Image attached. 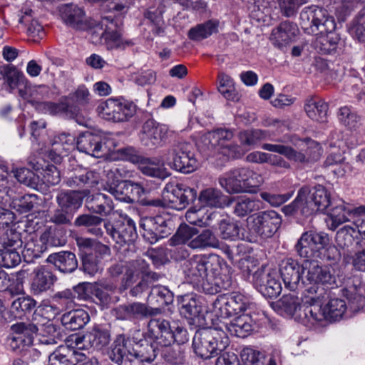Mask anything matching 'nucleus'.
I'll use <instances>...</instances> for the list:
<instances>
[{
    "label": "nucleus",
    "instance_id": "nucleus-1",
    "mask_svg": "<svg viewBox=\"0 0 365 365\" xmlns=\"http://www.w3.org/2000/svg\"><path fill=\"white\" fill-rule=\"evenodd\" d=\"M63 22L74 29L85 30L89 29L93 35L104 38L109 48H124L132 44L131 41H123L118 31L120 23L111 16H104L98 22L92 20L87 22L84 11L73 5H64L60 9Z\"/></svg>",
    "mask_w": 365,
    "mask_h": 365
},
{
    "label": "nucleus",
    "instance_id": "nucleus-2",
    "mask_svg": "<svg viewBox=\"0 0 365 365\" xmlns=\"http://www.w3.org/2000/svg\"><path fill=\"white\" fill-rule=\"evenodd\" d=\"M300 25L305 33L317 36L313 44L319 53L336 51L341 38L335 32L334 19L326 10L317 6L304 8L300 13Z\"/></svg>",
    "mask_w": 365,
    "mask_h": 365
},
{
    "label": "nucleus",
    "instance_id": "nucleus-3",
    "mask_svg": "<svg viewBox=\"0 0 365 365\" xmlns=\"http://www.w3.org/2000/svg\"><path fill=\"white\" fill-rule=\"evenodd\" d=\"M331 205L330 194L323 185L301 187L295 200L282 208L286 215L299 214L308 217L317 211L324 212Z\"/></svg>",
    "mask_w": 365,
    "mask_h": 365
},
{
    "label": "nucleus",
    "instance_id": "nucleus-4",
    "mask_svg": "<svg viewBox=\"0 0 365 365\" xmlns=\"http://www.w3.org/2000/svg\"><path fill=\"white\" fill-rule=\"evenodd\" d=\"M329 237L327 233L307 231L304 232L295 245L297 255L306 259H327L334 264L338 255L335 247H329Z\"/></svg>",
    "mask_w": 365,
    "mask_h": 365
},
{
    "label": "nucleus",
    "instance_id": "nucleus-5",
    "mask_svg": "<svg viewBox=\"0 0 365 365\" xmlns=\"http://www.w3.org/2000/svg\"><path fill=\"white\" fill-rule=\"evenodd\" d=\"M229 344V337L222 327H207L197 330L192 339L195 353L205 359L217 356Z\"/></svg>",
    "mask_w": 365,
    "mask_h": 365
},
{
    "label": "nucleus",
    "instance_id": "nucleus-6",
    "mask_svg": "<svg viewBox=\"0 0 365 365\" xmlns=\"http://www.w3.org/2000/svg\"><path fill=\"white\" fill-rule=\"evenodd\" d=\"M219 184L230 194L251 192L264 182L262 176L248 168H236L221 175Z\"/></svg>",
    "mask_w": 365,
    "mask_h": 365
},
{
    "label": "nucleus",
    "instance_id": "nucleus-7",
    "mask_svg": "<svg viewBox=\"0 0 365 365\" xmlns=\"http://www.w3.org/2000/svg\"><path fill=\"white\" fill-rule=\"evenodd\" d=\"M147 336L160 346L171 345L176 342L180 346L188 341L187 330L180 326H171L164 318H153L148 323Z\"/></svg>",
    "mask_w": 365,
    "mask_h": 365
},
{
    "label": "nucleus",
    "instance_id": "nucleus-8",
    "mask_svg": "<svg viewBox=\"0 0 365 365\" xmlns=\"http://www.w3.org/2000/svg\"><path fill=\"white\" fill-rule=\"evenodd\" d=\"M285 287L290 290L302 291L305 295L317 292V289L336 285V277L342 275H282Z\"/></svg>",
    "mask_w": 365,
    "mask_h": 365
},
{
    "label": "nucleus",
    "instance_id": "nucleus-9",
    "mask_svg": "<svg viewBox=\"0 0 365 365\" xmlns=\"http://www.w3.org/2000/svg\"><path fill=\"white\" fill-rule=\"evenodd\" d=\"M233 136L232 131L229 129L217 128L205 133L202 139L209 148L215 150L228 158L236 159L240 158L243 153L238 145L228 143Z\"/></svg>",
    "mask_w": 365,
    "mask_h": 365
},
{
    "label": "nucleus",
    "instance_id": "nucleus-10",
    "mask_svg": "<svg viewBox=\"0 0 365 365\" xmlns=\"http://www.w3.org/2000/svg\"><path fill=\"white\" fill-rule=\"evenodd\" d=\"M281 223V216L272 210L257 212L247 219L249 230L263 239L272 237Z\"/></svg>",
    "mask_w": 365,
    "mask_h": 365
},
{
    "label": "nucleus",
    "instance_id": "nucleus-11",
    "mask_svg": "<svg viewBox=\"0 0 365 365\" xmlns=\"http://www.w3.org/2000/svg\"><path fill=\"white\" fill-rule=\"evenodd\" d=\"M100 115L105 120L115 123L128 121L136 112L133 103L108 98L98 106Z\"/></svg>",
    "mask_w": 365,
    "mask_h": 365
},
{
    "label": "nucleus",
    "instance_id": "nucleus-12",
    "mask_svg": "<svg viewBox=\"0 0 365 365\" xmlns=\"http://www.w3.org/2000/svg\"><path fill=\"white\" fill-rule=\"evenodd\" d=\"M104 227L107 234L120 247L133 242L137 237L135 223L127 215L113 223L104 222Z\"/></svg>",
    "mask_w": 365,
    "mask_h": 365
},
{
    "label": "nucleus",
    "instance_id": "nucleus-13",
    "mask_svg": "<svg viewBox=\"0 0 365 365\" xmlns=\"http://www.w3.org/2000/svg\"><path fill=\"white\" fill-rule=\"evenodd\" d=\"M185 265L192 274H215L216 272H231V267L226 264L217 255L196 256L187 261Z\"/></svg>",
    "mask_w": 365,
    "mask_h": 365
},
{
    "label": "nucleus",
    "instance_id": "nucleus-14",
    "mask_svg": "<svg viewBox=\"0 0 365 365\" xmlns=\"http://www.w3.org/2000/svg\"><path fill=\"white\" fill-rule=\"evenodd\" d=\"M170 224V220H166L162 215H157L143 217L140 227L143 230V238L149 243L154 244L159 239L170 234L171 229L169 227Z\"/></svg>",
    "mask_w": 365,
    "mask_h": 365
},
{
    "label": "nucleus",
    "instance_id": "nucleus-15",
    "mask_svg": "<svg viewBox=\"0 0 365 365\" xmlns=\"http://www.w3.org/2000/svg\"><path fill=\"white\" fill-rule=\"evenodd\" d=\"M173 157L174 169L183 173H190L197 167V162L192 152V147L187 143L175 144L169 150Z\"/></svg>",
    "mask_w": 365,
    "mask_h": 365
},
{
    "label": "nucleus",
    "instance_id": "nucleus-16",
    "mask_svg": "<svg viewBox=\"0 0 365 365\" xmlns=\"http://www.w3.org/2000/svg\"><path fill=\"white\" fill-rule=\"evenodd\" d=\"M163 197L177 210L185 208L197 197V191L182 183H168L163 190Z\"/></svg>",
    "mask_w": 365,
    "mask_h": 365
},
{
    "label": "nucleus",
    "instance_id": "nucleus-17",
    "mask_svg": "<svg viewBox=\"0 0 365 365\" xmlns=\"http://www.w3.org/2000/svg\"><path fill=\"white\" fill-rule=\"evenodd\" d=\"M326 287L323 286L317 289V292L313 294H307L303 299L304 305L298 314L300 319H306L312 324L324 319V313L321 309V301L326 293Z\"/></svg>",
    "mask_w": 365,
    "mask_h": 365
},
{
    "label": "nucleus",
    "instance_id": "nucleus-18",
    "mask_svg": "<svg viewBox=\"0 0 365 365\" xmlns=\"http://www.w3.org/2000/svg\"><path fill=\"white\" fill-rule=\"evenodd\" d=\"M222 318H227L242 312L247 309V299L240 292L222 294L217 297L214 303Z\"/></svg>",
    "mask_w": 365,
    "mask_h": 365
},
{
    "label": "nucleus",
    "instance_id": "nucleus-19",
    "mask_svg": "<svg viewBox=\"0 0 365 365\" xmlns=\"http://www.w3.org/2000/svg\"><path fill=\"white\" fill-rule=\"evenodd\" d=\"M110 333L108 329L102 326H95L82 337L76 339V345L80 349L101 350L109 344Z\"/></svg>",
    "mask_w": 365,
    "mask_h": 365
},
{
    "label": "nucleus",
    "instance_id": "nucleus-20",
    "mask_svg": "<svg viewBox=\"0 0 365 365\" xmlns=\"http://www.w3.org/2000/svg\"><path fill=\"white\" fill-rule=\"evenodd\" d=\"M117 319L120 320L143 319L160 314L158 308H153L140 302L120 305L113 310Z\"/></svg>",
    "mask_w": 365,
    "mask_h": 365
},
{
    "label": "nucleus",
    "instance_id": "nucleus-21",
    "mask_svg": "<svg viewBox=\"0 0 365 365\" xmlns=\"http://www.w3.org/2000/svg\"><path fill=\"white\" fill-rule=\"evenodd\" d=\"M76 144L79 151L95 158H101L109 150L106 145V139L91 132L81 134Z\"/></svg>",
    "mask_w": 365,
    "mask_h": 365
},
{
    "label": "nucleus",
    "instance_id": "nucleus-22",
    "mask_svg": "<svg viewBox=\"0 0 365 365\" xmlns=\"http://www.w3.org/2000/svg\"><path fill=\"white\" fill-rule=\"evenodd\" d=\"M244 275L245 281L252 283L254 287L263 296L277 297L282 292L280 278L282 275Z\"/></svg>",
    "mask_w": 365,
    "mask_h": 365
},
{
    "label": "nucleus",
    "instance_id": "nucleus-23",
    "mask_svg": "<svg viewBox=\"0 0 365 365\" xmlns=\"http://www.w3.org/2000/svg\"><path fill=\"white\" fill-rule=\"evenodd\" d=\"M109 192L118 201L133 204L145 193V190L139 182L123 180L114 187H110Z\"/></svg>",
    "mask_w": 365,
    "mask_h": 365
},
{
    "label": "nucleus",
    "instance_id": "nucleus-24",
    "mask_svg": "<svg viewBox=\"0 0 365 365\" xmlns=\"http://www.w3.org/2000/svg\"><path fill=\"white\" fill-rule=\"evenodd\" d=\"M168 128L159 124L154 120H148L142 126L140 132L141 143L147 147L160 145L168 136Z\"/></svg>",
    "mask_w": 365,
    "mask_h": 365
},
{
    "label": "nucleus",
    "instance_id": "nucleus-25",
    "mask_svg": "<svg viewBox=\"0 0 365 365\" xmlns=\"http://www.w3.org/2000/svg\"><path fill=\"white\" fill-rule=\"evenodd\" d=\"M85 207L91 213L107 217L114 213L115 205L110 196L102 192L91 193L88 190Z\"/></svg>",
    "mask_w": 365,
    "mask_h": 365
},
{
    "label": "nucleus",
    "instance_id": "nucleus-26",
    "mask_svg": "<svg viewBox=\"0 0 365 365\" xmlns=\"http://www.w3.org/2000/svg\"><path fill=\"white\" fill-rule=\"evenodd\" d=\"M130 341L123 335L117 336L110 353V359L118 365H135Z\"/></svg>",
    "mask_w": 365,
    "mask_h": 365
},
{
    "label": "nucleus",
    "instance_id": "nucleus-27",
    "mask_svg": "<svg viewBox=\"0 0 365 365\" xmlns=\"http://www.w3.org/2000/svg\"><path fill=\"white\" fill-rule=\"evenodd\" d=\"M30 101L37 110L51 115H62L68 118H75L77 112L76 107L68 103L62 102L61 99L58 103L39 101L36 98L34 101Z\"/></svg>",
    "mask_w": 365,
    "mask_h": 365
},
{
    "label": "nucleus",
    "instance_id": "nucleus-28",
    "mask_svg": "<svg viewBox=\"0 0 365 365\" xmlns=\"http://www.w3.org/2000/svg\"><path fill=\"white\" fill-rule=\"evenodd\" d=\"M88 190H60L56 197L58 206L67 210L72 213L75 212L82 205Z\"/></svg>",
    "mask_w": 365,
    "mask_h": 365
},
{
    "label": "nucleus",
    "instance_id": "nucleus-29",
    "mask_svg": "<svg viewBox=\"0 0 365 365\" xmlns=\"http://www.w3.org/2000/svg\"><path fill=\"white\" fill-rule=\"evenodd\" d=\"M43 320L46 322L41 324L38 323L36 340L42 348H54L62 340L60 329L46 319H43Z\"/></svg>",
    "mask_w": 365,
    "mask_h": 365
},
{
    "label": "nucleus",
    "instance_id": "nucleus-30",
    "mask_svg": "<svg viewBox=\"0 0 365 365\" xmlns=\"http://www.w3.org/2000/svg\"><path fill=\"white\" fill-rule=\"evenodd\" d=\"M178 303L180 314L187 319H195L202 312L201 298L195 294L178 296Z\"/></svg>",
    "mask_w": 365,
    "mask_h": 365
},
{
    "label": "nucleus",
    "instance_id": "nucleus-31",
    "mask_svg": "<svg viewBox=\"0 0 365 365\" xmlns=\"http://www.w3.org/2000/svg\"><path fill=\"white\" fill-rule=\"evenodd\" d=\"M297 31L295 24L288 21L282 22L277 27L272 29L270 40L274 46L282 48L293 40Z\"/></svg>",
    "mask_w": 365,
    "mask_h": 365
},
{
    "label": "nucleus",
    "instance_id": "nucleus-32",
    "mask_svg": "<svg viewBox=\"0 0 365 365\" xmlns=\"http://www.w3.org/2000/svg\"><path fill=\"white\" fill-rule=\"evenodd\" d=\"M146 337L150 341V343L146 339L140 340L132 347L135 365H138L139 362H151L155 359L157 354L160 353V345L156 344L147 335Z\"/></svg>",
    "mask_w": 365,
    "mask_h": 365
},
{
    "label": "nucleus",
    "instance_id": "nucleus-33",
    "mask_svg": "<svg viewBox=\"0 0 365 365\" xmlns=\"http://www.w3.org/2000/svg\"><path fill=\"white\" fill-rule=\"evenodd\" d=\"M273 309L284 317H298L301 312V299L294 294H284L279 300L272 302Z\"/></svg>",
    "mask_w": 365,
    "mask_h": 365
},
{
    "label": "nucleus",
    "instance_id": "nucleus-34",
    "mask_svg": "<svg viewBox=\"0 0 365 365\" xmlns=\"http://www.w3.org/2000/svg\"><path fill=\"white\" fill-rule=\"evenodd\" d=\"M199 201L204 207L223 208L229 206L233 200L224 195L220 190L209 187L200 192Z\"/></svg>",
    "mask_w": 365,
    "mask_h": 365
},
{
    "label": "nucleus",
    "instance_id": "nucleus-35",
    "mask_svg": "<svg viewBox=\"0 0 365 365\" xmlns=\"http://www.w3.org/2000/svg\"><path fill=\"white\" fill-rule=\"evenodd\" d=\"M46 261L61 272H73L78 267V261L74 253L61 251L51 254Z\"/></svg>",
    "mask_w": 365,
    "mask_h": 365
},
{
    "label": "nucleus",
    "instance_id": "nucleus-36",
    "mask_svg": "<svg viewBox=\"0 0 365 365\" xmlns=\"http://www.w3.org/2000/svg\"><path fill=\"white\" fill-rule=\"evenodd\" d=\"M110 274H156L149 269V263L144 259L132 262H120L110 268Z\"/></svg>",
    "mask_w": 365,
    "mask_h": 365
},
{
    "label": "nucleus",
    "instance_id": "nucleus-37",
    "mask_svg": "<svg viewBox=\"0 0 365 365\" xmlns=\"http://www.w3.org/2000/svg\"><path fill=\"white\" fill-rule=\"evenodd\" d=\"M90 321L88 313L81 309H73L61 317L62 325L67 329L75 331L84 327Z\"/></svg>",
    "mask_w": 365,
    "mask_h": 365
},
{
    "label": "nucleus",
    "instance_id": "nucleus-38",
    "mask_svg": "<svg viewBox=\"0 0 365 365\" xmlns=\"http://www.w3.org/2000/svg\"><path fill=\"white\" fill-rule=\"evenodd\" d=\"M38 317H40V315L34 312L32 323L19 322L11 327L13 334L17 336H22L21 337L26 346H30L33 344L34 334L36 335L38 331V322H36Z\"/></svg>",
    "mask_w": 365,
    "mask_h": 365
},
{
    "label": "nucleus",
    "instance_id": "nucleus-39",
    "mask_svg": "<svg viewBox=\"0 0 365 365\" xmlns=\"http://www.w3.org/2000/svg\"><path fill=\"white\" fill-rule=\"evenodd\" d=\"M40 242L45 251L48 247H62L66 243L65 232L56 227H49L41 235Z\"/></svg>",
    "mask_w": 365,
    "mask_h": 365
},
{
    "label": "nucleus",
    "instance_id": "nucleus-40",
    "mask_svg": "<svg viewBox=\"0 0 365 365\" xmlns=\"http://www.w3.org/2000/svg\"><path fill=\"white\" fill-rule=\"evenodd\" d=\"M328 104L323 100L310 98L307 101L304 105V110L312 120L324 123L327 120Z\"/></svg>",
    "mask_w": 365,
    "mask_h": 365
},
{
    "label": "nucleus",
    "instance_id": "nucleus-41",
    "mask_svg": "<svg viewBox=\"0 0 365 365\" xmlns=\"http://www.w3.org/2000/svg\"><path fill=\"white\" fill-rule=\"evenodd\" d=\"M326 211L331 220V230H335L339 225L348 221V216L351 213L356 214L354 209L346 207L344 202L341 200L331 202V205Z\"/></svg>",
    "mask_w": 365,
    "mask_h": 365
},
{
    "label": "nucleus",
    "instance_id": "nucleus-42",
    "mask_svg": "<svg viewBox=\"0 0 365 365\" xmlns=\"http://www.w3.org/2000/svg\"><path fill=\"white\" fill-rule=\"evenodd\" d=\"M139 170L145 175L165 179L169 175L168 172L160 164V161L157 158H148L143 157L138 164Z\"/></svg>",
    "mask_w": 365,
    "mask_h": 365
},
{
    "label": "nucleus",
    "instance_id": "nucleus-43",
    "mask_svg": "<svg viewBox=\"0 0 365 365\" xmlns=\"http://www.w3.org/2000/svg\"><path fill=\"white\" fill-rule=\"evenodd\" d=\"M188 247L193 250L218 248L220 241L212 231L205 229L188 242Z\"/></svg>",
    "mask_w": 365,
    "mask_h": 365
},
{
    "label": "nucleus",
    "instance_id": "nucleus-44",
    "mask_svg": "<svg viewBox=\"0 0 365 365\" xmlns=\"http://www.w3.org/2000/svg\"><path fill=\"white\" fill-rule=\"evenodd\" d=\"M173 299V293L163 286L153 287L148 297V302L152 304L156 305L158 307L157 308L160 309V312L161 311V308L172 304Z\"/></svg>",
    "mask_w": 365,
    "mask_h": 365
},
{
    "label": "nucleus",
    "instance_id": "nucleus-45",
    "mask_svg": "<svg viewBox=\"0 0 365 365\" xmlns=\"http://www.w3.org/2000/svg\"><path fill=\"white\" fill-rule=\"evenodd\" d=\"M94 213L82 214L78 215L75 221L76 227H86L88 228V232L97 237L103 236V232L98 226L104 222V220Z\"/></svg>",
    "mask_w": 365,
    "mask_h": 365
},
{
    "label": "nucleus",
    "instance_id": "nucleus-46",
    "mask_svg": "<svg viewBox=\"0 0 365 365\" xmlns=\"http://www.w3.org/2000/svg\"><path fill=\"white\" fill-rule=\"evenodd\" d=\"M219 21L211 19L190 29L188 37L193 41H201L218 31Z\"/></svg>",
    "mask_w": 365,
    "mask_h": 365
},
{
    "label": "nucleus",
    "instance_id": "nucleus-47",
    "mask_svg": "<svg viewBox=\"0 0 365 365\" xmlns=\"http://www.w3.org/2000/svg\"><path fill=\"white\" fill-rule=\"evenodd\" d=\"M250 321L248 316L241 315L235 318L230 324L225 325V328L231 335L245 338L252 331Z\"/></svg>",
    "mask_w": 365,
    "mask_h": 365
},
{
    "label": "nucleus",
    "instance_id": "nucleus-48",
    "mask_svg": "<svg viewBox=\"0 0 365 365\" xmlns=\"http://www.w3.org/2000/svg\"><path fill=\"white\" fill-rule=\"evenodd\" d=\"M160 346V354L165 361L171 365H182L185 361V351L179 345Z\"/></svg>",
    "mask_w": 365,
    "mask_h": 365
},
{
    "label": "nucleus",
    "instance_id": "nucleus-49",
    "mask_svg": "<svg viewBox=\"0 0 365 365\" xmlns=\"http://www.w3.org/2000/svg\"><path fill=\"white\" fill-rule=\"evenodd\" d=\"M347 305L341 299H331L328 304L323 308L324 319L328 320L336 321L343 317Z\"/></svg>",
    "mask_w": 365,
    "mask_h": 365
},
{
    "label": "nucleus",
    "instance_id": "nucleus-50",
    "mask_svg": "<svg viewBox=\"0 0 365 365\" xmlns=\"http://www.w3.org/2000/svg\"><path fill=\"white\" fill-rule=\"evenodd\" d=\"M335 279L336 285L333 287H326V290L344 285V287L342 289L343 295L346 296L359 291L361 286V280L359 275H343L341 277H336Z\"/></svg>",
    "mask_w": 365,
    "mask_h": 365
},
{
    "label": "nucleus",
    "instance_id": "nucleus-51",
    "mask_svg": "<svg viewBox=\"0 0 365 365\" xmlns=\"http://www.w3.org/2000/svg\"><path fill=\"white\" fill-rule=\"evenodd\" d=\"M24 78V74L12 65L0 66V80L6 83L11 89L16 88Z\"/></svg>",
    "mask_w": 365,
    "mask_h": 365
},
{
    "label": "nucleus",
    "instance_id": "nucleus-52",
    "mask_svg": "<svg viewBox=\"0 0 365 365\" xmlns=\"http://www.w3.org/2000/svg\"><path fill=\"white\" fill-rule=\"evenodd\" d=\"M81 262L80 269L85 273L96 274L103 272V264L101 257L93 253L81 254Z\"/></svg>",
    "mask_w": 365,
    "mask_h": 365
},
{
    "label": "nucleus",
    "instance_id": "nucleus-53",
    "mask_svg": "<svg viewBox=\"0 0 365 365\" xmlns=\"http://www.w3.org/2000/svg\"><path fill=\"white\" fill-rule=\"evenodd\" d=\"M61 100L62 102L68 103L76 108L77 112L75 115L76 118L80 113L79 106L86 105L89 101V91L85 86H80L74 93L62 97Z\"/></svg>",
    "mask_w": 365,
    "mask_h": 365
},
{
    "label": "nucleus",
    "instance_id": "nucleus-54",
    "mask_svg": "<svg viewBox=\"0 0 365 365\" xmlns=\"http://www.w3.org/2000/svg\"><path fill=\"white\" fill-rule=\"evenodd\" d=\"M37 204V195L27 194L13 198L10 206L20 213H26L31 211Z\"/></svg>",
    "mask_w": 365,
    "mask_h": 365
},
{
    "label": "nucleus",
    "instance_id": "nucleus-55",
    "mask_svg": "<svg viewBox=\"0 0 365 365\" xmlns=\"http://www.w3.org/2000/svg\"><path fill=\"white\" fill-rule=\"evenodd\" d=\"M32 12L31 9L26 10L24 12V14L20 18L19 23L28 26V35L34 38H37L38 39H40L45 35L44 30L43 26L37 20L31 19Z\"/></svg>",
    "mask_w": 365,
    "mask_h": 365
},
{
    "label": "nucleus",
    "instance_id": "nucleus-56",
    "mask_svg": "<svg viewBox=\"0 0 365 365\" xmlns=\"http://www.w3.org/2000/svg\"><path fill=\"white\" fill-rule=\"evenodd\" d=\"M14 176L19 182L37 190H43L42 185H39L38 177L29 169L18 168L14 172Z\"/></svg>",
    "mask_w": 365,
    "mask_h": 365
},
{
    "label": "nucleus",
    "instance_id": "nucleus-57",
    "mask_svg": "<svg viewBox=\"0 0 365 365\" xmlns=\"http://www.w3.org/2000/svg\"><path fill=\"white\" fill-rule=\"evenodd\" d=\"M260 203L259 200L248 197L240 198L235 205L234 213L240 217H245L250 213L259 210Z\"/></svg>",
    "mask_w": 365,
    "mask_h": 365
},
{
    "label": "nucleus",
    "instance_id": "nucleus-58",
    "mask_svg": "<svg viewBox=\"0 0 365 365\" xmlns=\"http://www.w3.org/2000/svg\"><path fill=\"white\" fill-rule=\"evenodd\" d=\"M55 275H35L31 283L34 294L38 295L50 289L56 281Z\"/></svg>",
    "mask_w": 365,
    "mask_h": 365
},
{
    "label": "nucleus",
    "instance_id": "nucleus-59",
    "mask_svg": "<svg viewBox=\"0 0 365 365\" xmlns=\"http://www.w3.org/2000/svg\"><path fill=\"white\" fill-rule=\"evenodd\" d=\"M240 356L245 365H267L268 361L263 352L251 347L244 348L241 351Z\"/></svg>",
    "mask_w": 365,
    "mask_h": 365
},
{
    "label": "nucleus",
    "instance_id": "nucleus-60",
    "mask_svg": "<svg viewBox=\"0 0 365 365\" xmlns=\"http://www.w3.org/2000/svg\"><path fill=\"white\" fill-rule=\"evenodd\" d=\"M197 234L196 228L190 227L187 225H181L175 234L170 238V245L175 246L178 245L187 244L193 239V237Z\"/></svg>",
    "mask_w": 365,
    "mask_h": 365
},
{
    "label": "nucleus",
    "instance_id": "nucleus-61",
    "mask_svg": "<svg viewBox=\"0 0 365 365\" xmlns=\"http://www.w3.org/2000/svg\"><path fill=\"white\" fill-rule=\"evenodd\" d=\"M76 242L78 247L81 252V254L86 253V250H93L94 251L102 254H108L110 252V248L107 245L91 238L76 237Z\"/></svg>",
    "mask_w": 365,
    "mask_h": 365
},
{
    "label": "nucleus",
    "instance_id": "nucleus-62",
    "mask_svg": "<svg viewBox=\"0 0 365 365\" xmlns=\"http://www.w3.org/2000/svg\"><path fill=\"white\" fill-rule=\"evenodd\" d=\"M338 117L340 123L350 130L357 128L361 124L360 116L347 106L339 109Z\"/></svg>",
    "mask_w": 365,
    "mask_h": 365
},
{
    "label": "nucleus",
    "instance_id": "nucleus-63",
    "mask_svg": "<svg viewBox=\"0 0 365 365\" xmlns=\"http://www.w3.org/2000/svg\"><path fill=\"white\" fill-rule=\"evenodd\" d=\"M36 304V301L29 296L20 297L12 302L11 308L14 312L21 316L30 313Z\"/></svg>",
    "mask_w": 365,
    "mask_h": 365
},
{
    "label": "nucleus",
    "instance_id": "nucleus-64",
    "mask_svg": "<svg viewBox=\"0 0 365 365\" xmlns=\"http://www.w3.org/2000/svg\"><path fill=\"white\" fill-rule=\"evenodd\" d=\"M70 351L66 346H59L49 355L48 365H74L70 359Z\"/></svg>",
    "mask_w": 365,
    "mask_h": 365
}]
</instances>
